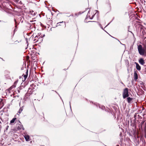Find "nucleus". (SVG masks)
Listing matches in <instances>:
<instances>
[{"label":"nucleus","mask_w":146,"mask_h":146,"mask_svg":"<svg viewBox=\"0 0 146 146\" xmlns=\"http://www.w3.org/2000/svg\"><path fill=\"white\" fill-rule=\"evenodd\" d=\"M138 50L139 54L142 56H146V47L143 48L141 45L138 46Z\"/></svg>","instance_id":"f257e3e1"},{"label":"nucleus","mask_w":146,"mask_h":146,"mask_svg":"<svg viewBox=\"0 0 146 146\" xmlns=\"http://www.w3.org/2000/svg\"><path fill=\"white\" fill-rule=\"evenodd\" d=\"M128 89L126 88L124 89L123 93V98L127 97L129 96Z\"/></svg>","instance_id":"f03ea898"},{"label":"nucleus","mask_w":146,"mask_h":146,"mask_svg":"<svg viewBox=\"0 0 146 146\" xmlns=\"http://www.w3.org/2000/svg\"><path fill=\"white\" fill-rule=\"evenodd\" d=\"M17 127L18 129H24L23 125L21 124L20 122V124L17 125Z\"/></svg>","instance_id":"7ed1b4c3"},{"label":"nucleus","mask_w":146,"mask_h":146,"mask_svg":"<svg viewBox=\"0 0 146 146\" xmlns=\"http://www.w3.org/2000/svg\"><path fill=\"white\" fill-rule=\"evenodd\" d=\"M139 62L140 64L142 65H143L145 63L144 60L143 58L139 59Z\"/></svg>","instance_id":"20e7f679"},{"label":"nucleus","mask_w":146,"mask_h":146,"mask_svg":"<svg viewBox=\"0 0 146 146\" xmlns=\"http://www.w3.org/2000/svg\"><path fill=\"white\" fill-rule=\"evenodd\" d=\"M135 63L136 64V68L137 69V70H138V71L140 70L141 69V66L139 64L136 62H135Z\"/></svg>","instance_id":"39448f33"},{"label":"nucleus","mask_w":146,"mask_h":146,"mask_svg":"<svg viewBox=\"0 0 146 146\" xmlns=\"http://www.w3.org/2000/svg\"><path fill=\"white\" fill-rule=\"evenodd\" d=\"M137 71H135L134 74V79L135 80H136L138 79V75L137 73Z\"/></svg>","instance_id":"423d86ee"},{"label":"nucleus","mask_w":146,"mask_h":146,"mask_svg":"<svg viewBox=\"0 0 146 146\" xmlns=\"http://www.w3.org/2000/svg\"><path fill=\"white\" fill-rule=\"evenodd\" d=\"M24 137L27 141H29V136L28 135H25Z\"/></svg>","instance_id":"0eeeda50"},{"label":"nucleus","mask_w":146,"mask_h":146,"mask_svg":"<svg viewBox=\"0 0 146 146\" xmlns=\"http://www.w3.org/2000/svg\"><path fill=\"white\" fill-rule=\"evenodd\" d=\"M133 98L130 97H128L127 98V101L129 103H131V101L133 100Z\"/></svg>","instance_id":"6e6552de"},{"label":"nucleus","mask_w":146,"mask_h":146,"mask_svg":"<svg viewBox=\"0 0 146 146\" xmlns=\"http://www.w3.org/2000/svg\"><path fill=\"white\" fill-rule=\"evenodd\" d=\"M29 13L33 15H35L36 13L33 11H29Z\"/></svg>","instance_id":"1a4fd4ad"},{"label":"nucleus","mask_w":146,"mask_h":146,"mask_svg":"<svg viewBox=\"0 0 146 146\" xmlns=\"http://www.w3.org/2000/svg\"><path fill=\"white\" fill-rule=\"evenodd\" d=\"M143 38L144 40L146 38V33L145 32H143Z\"/></svg>","instance_id":"9d476101"},{"label":"nucleus","mask_w":146,"mask_h":146,"mask_svg":"<svg viewBox=\"0 0 146 146\" xmlns=\"http://www.w3.org/2000/svg\"><path fill=\"white\" fill-rule=\"evenodd\" d=\"M26 74H25L24 75V78L25 79V80L27 78L28 76V70H27L26 72Z\"/></svg>","instance_id":"9b49d317"},{"label":"nucleus","mask_w":146,"mask_h":146,"mask_svg":"<svg viewBox=\"0 0 146 146\" xmlns=\"http://www.w3.org/2000/svg\"><path fill=\"white\" fill-rule=\"evenodd\" d=\"M16 119V118H14L11 120L10 121V123H14Z\"/></svg>","instance_id":"f8f14e48"},{"label":"nucleus","mask_w":146,"mask_h":146,"mask_svg":"<svg viewBox=\"0 0 146 146\" xmlns=\"http://www.w3.org/2000/svg\"><path fill=\"white\" fill-rule=\"evenodd\" d=\"M3 4L6 5V7H9V6H10V5H9L8 3H7L6 2H4L3 4Z\"/></svg>","instance_id":"ddd939ff"},{"label":"nucleus","mask_w":146,"mask_h":146,"mask_svg":"<svg viewBox=\"0 0 146 146\" xmlns=\"http://www.w3.org/2000/svg\"><path fill=\"white\" fill-rule=\"evenodd\" d=\"M22 110H23V109L21 108H20V109L19 110L18 112V113H21V112L22 111Z\"/></svg>","instance_id":"4468645a"},{"label":"nucleus","mask_w":146,"mask_h":146,"mask_svg":"<svg viewBox=\"0 0 146 146\" xmlns=\"http://www.w3.org/2000/svg\"><path fill=\"white\" fill-rule=\"evenodd\" d=\"M130 32L133 34V37H134V34L132 33V32Z\"/></svg>","instance_id":"2eb2a0df"},{"label":"nucleus","mask_w":146,"mask_h":146,"mask_svg":"<svg viewBox=\"0 0 146 146\" xmlns=\"http://www.w3.org/2000/svg\"><path fill=\"white\" fill-rule=\"evenodd\" d=\"M63 21H62V22H60V23H57V24H58V23H63Z\"/></svg>","instance_id":"dca6fc26"},{"label":"nucleus","mask_w":146,"mask_h":146,"mask_svg":"<svg viewBox=\"0 0 146 146\" xmlns=\"http://www.w3.org/2000/svg\"><path fill=\"white\" fill-rule=\"evenodd\" d=\"M14 20H15V23H16V20L15 19Z\"/></svg>","instance_id":"f3484780"},{"label":"nucleus","mask_w":146,"mask_h":146,"mask_svg":"<svg viewBox=\"0 0 146 146\" xmlns=\"http://www.w3.org/2000/svg\"><path fill=\"white\" fill-rule=\"evenodd\" d=\"M37 37V36H36L35 37V38H36V37Z\"/></svg>","instance_id":"a211bd4d"},{"label":"nucleus","mask_w":146,"mask_h":146,"mask_svg":"<svg viewBox=\"0 0 146 146\" xmlns=\"http://www.w3.org/2000/svg\"><path fill=\"white\" fill-rule=\"evenodd\" d=\"M93 17V16L92 17V18Z\"/></svg>","instance_id":"6ab92c4d"},{"label":"nucleus","mask_w":146,"mask_h":146,"mask_svg":"<svg viewBox=\"0 0 146 146\" xmlns=\"http://www.w3.org/2000/svg\"><path fill=\"white\" fill-rule=\"evenodd\" d=\"M17 27V25H16L15 26V27Z\"/></svg>","instance_id":"aec40b11"},{"label":"nucleus","mask_w":146,"mask_h":146,"mask_svg":"<svg viewBox=\"0 0 146 146\" xmlns=\"http://www.w3.org/2000/svg\"><path fill=\"white\" fill-rule=\"evenodd\" d=\"M145 111H146V109L145 110Z\"/></svg>","instance_id":"412c9836"}]
</instances>
